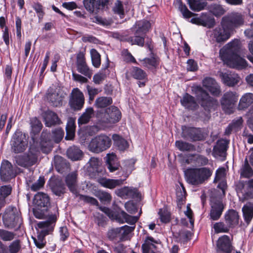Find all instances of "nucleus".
<instances>
[{
    "label": "nucleus",
    "instance_id": "f3484780",
    "mask_svg": "<svg viewBox=\"0 0 253 253\" xmlns=\"http://www.w3.org/2000/svg\"><path fill=\"white\" fill-rule=\"evenodd\" d=\"M76 65L77 71L81 74L90 78L92 74L86 62L84 54L79 52L77 55Z\"/></svg>",
    "mask_w": 253,
    "mask_h": 253
},
{
    "label": "nucleus",
    "instance_id": "393cba45",
    "mask_svg": "<svg viewBox=\"0 0 253 253\" xmlns=\"http://www.w3.org/2000/svg\"><path fill=\"white\" fill-rule=\"evenodd\" d=\"M227 146V141L224 139L218 140L213 149L212 154L214 157L225 158L226 156Z\"/></svg>",
    "mask_w": 253,
    "mask_h": 253
},
{
    "label": "nucleus",
    "instance_id": "f257e3e1",
    "mask_svg": "<svg viewBox=\"0 0 253 253\" xmlns=\"http://www.w3.org/2000/svg\"><path fill=\"white\" fill-rule=\"evenodd\" d=\"M242 52L240 41L234 39L220 49L219 56L224 63L230 67L242 69L247 65L246 61L240 56Z\"/></svg>",
    "mask_w": 253,
    "mask_h": 253
},
{
    "label": "nucleus",
    "instance_id": "e433bc0d",
    "mask_svg": "<svg viewBox=\"0 0 253 253\" xmlns=\"http://www.w3.org/2000/svg\"><path fill=\"white\" fill-rule=\"evenodd\" d=\"M245 221L249 224L253 217V202L247 203L242 208Z\"/></svg>",
    "mask_w": 253,
    "mask_h": 253
},
{
    "label": "nucleus",
    "instance_id": "13d9d810",
    "mask_svg": "<svg viewBox=\"0 0 253 253\" xmlns=\"http://www.w3.org/2000/svg\"><path fill=\"white\" fill-rule=\"evenodd\" d=\"M178 9L180 11L183 16L185 18H189L193 15H196L188 10L186 6L183 4L180 0H177Z\"/></svg>",
    "mask_w": 253,
    "mask_h": 253
},
{
    "label": "nucleus",
    "instance_id": "58836bf2",
    "mask_svg": "<svg viewBox=\"0 0 253 253\" xmlns=\"http://www.w3.org/2000/svg\"><path fill=\"white\" fill-rule=\"evenodd\" d=\"M67 155L72 160L78 161L82 158L83 152L78 147L73 146L68 148Z\"/></svg>",
    "mask_w": 253,
    "mask_h": 253
},
{
    "label": "nucleus",
    "instance_id": "6e6d98bb",
    "mask_svg": "<svg viewBox=\"0 0 253 253\" xmlns=\"http://www.w3.org/2000/svg\"><path fill=\"white\" fill-rule=\"evenodd\" d=\"M154 242V239L152 237H148L145 240V243L142 246L143 253H154L152 250L155 247V245L151 242Z\"/></svg>",
    "mask_w": 253,
    "mask_h": 253
},
{
    "label": "nucleus",
    "instance_id": "a19ab883",
    "mask_svg": "<svg viewBox=\"0 0 253 253\" xmlns=\"http://www.w3.org/2000/svg\"><path fill=\"white\" fill-rule=\"evenodd\" d=\"M75 121L72 119H70L66 125V135L65 139L67 140H72L75 136Z\"/></svg>",
    "mask_w": 253,
    "mask_h": 253
},
{
    "label": "nucleus",
    "instance_id": "1a4fd4ad",
    "mask_svg": "<svg viewBox=\"0 0 253 253\" xmlns=\"http://www.w3.org/2000/svg\"><path fill=\"white\" fill-rule=\"evenodd\" d=\"M38 153V151L31 147L28 154L15 157V162L20 166L25 168L30 167L36 163Z\"/></svg>",
    "mask_w": 253,
    "mask_h": 253
},
{
    "label": "nucleus",
    "instance_id": "680f3d73",
    "mask_svg": "<svg viewBox=\"0 0 253 253\" xmlns=\"http://www.w3.org/2000/svg\"><path fill=\"white\" fill-rule=\"evenodd\" d=\"M47 208H42L34 206L33 208V213L34 216L38 219H42L46 217V212Z\"/></svg>",
    "mask_w": 253,
    "mask_h": 253
},
{
    "label": "nucleus",
    "instance_id": "412c9836",
    "mask_svg": "<svg viewBox=\"0 0 253 253\" xmlns=\"http://www.w3.org/2000/svg\"><path fill=\"white\" fill-rule=\"evenodd\" d=\"M28 145V141L24 135L20 134L15 135L13 137L12 143V150L15 153H21L24 151Z\"/></svg>",
    "mask_w": 253,
    "mask_h": 253
},
{
    "label": "nucleus",
    "instance_id": "ea45409f",
    "mask_svg": "<svg viewBox=\"0 0 253 253\" xmlns=\"http://www.w3.org/2000/svg\"><path fill=\"white\" fill-rule=\"evenodd\" d=\"M84 4L85 9L90 12H93L101 6L100 0H84Z\"/></svg>",
    "mask_w": 253,
    "mask_h": 253
},
{
    "label": "nucleus",
    "instance_id": "8fccbe9b",
    "mask_svg": "<svg viewBox=\"0 0 253 253\" xmlns=\"http://www.w3.org/2000/svg\"><path fill=\"white\" fill-rule=\"evenodd\" d=\"M16 234L13 232H11L5 229H0V241L4 242H10L12 241Z\"/></svg>",
    "mask_w": 253,
    "mask_h": 253
},
{
    "label": "nucleus",
    "instance_id": "a211bd4d",
    "mask_svg": "<svg viewBox=\"0 0 253 253\" xmlns=\"http://www.w3.org/2000/svg\"><path fill=\"white\" fill-rule=\"evenodd\" d=\"M1 180L7 182L16 176L12 164L7 160H4L1 164L0 169Z\"/></svg>",
    "mask_w": 253,
    "mask_h": 253
},
{
    "label": "nucleus",
    "instance_id": "3c124183",
    "mask_svg": "<svg viewBox=\"0 0 253 253\" xmlns=\"http://www.w3.org/2000/svg\"><path fill=\"white\" fill-rule=\"evenodd\" d=\"M52 192L57 196H61L65 192L64 184L60 180H57L52 186Z\"/></svg>",
    "mask_w": 253,
    "mask_h": 253
},
{
    "label": "nucleus",
    "instance_id": "c03bdc74",
    "mask_svg": "<svg viewBox=\"0 0 253 253\" xmlns=\"http://www.w3.org/2000/svg\"><path fill=\"white\" fill-rule=\"evenodd\" d=\"M240 175L241 176L245 178H249L253 175V170L250 166L247 158L245 160L244 165L241 169Z\"/></svg>",
    "mask_w": 253,
    "mask_h": 253
},
{
    "label": "nucleus",
    "instance_id": "dca6fc26",
    "mask_svg": "<svg viewBox=\"0 0 253 253\" xmlns=\"http://www.w3.org/2000/svg\"><path fill=\"white\" fill-rule=\"evenodd\" d=\"M182 136L192 141H201L205 138V135L200 128L195 127H182Z\"/></svg>",
    "mask_w": 253,
    "mask_h": 253
},
{
    "label": "nucleus",
    "instance_id": "bb28decb",
    "mask_svg": "<svg viewBox=\"0 0 253 253\" xmlns=\"http://www.w3.org/2000/svg\"><path fill=\"white\" fill-rule=\"evenodd\" d=\"M225 223L230 228L234 227L239 224V215L236 211L230 210L224 215Z\"/></svg>",
    "mask_w": 253,
    "mask_h": 253
},
{
    "label": "nucleus",
    "instance_id": "aec40b11",
    "mask_svg": "<svg viewBox=\"0 0 253 253\" xmlns=\"http://www.w3.org/2000/svg\"><path fill=\"white\" fill-rule=\"evenodd\" d=\"M217 253H231L233 250L231 241L227 235H223L219 237L217 241Z\"/></svg>",
    "mask_w": 253,
    "mask_h": 253
},
{
    "label": "nucleus",
    "instance_id": "69168bd1",
    "mask_svg": "<svg viewBox=\"0 0 253 253\" xmlns=\"http://www.w3.org/2000/svg\"><path fill=\"white\" fill-rule=\"evenodd\" d=\"M108 238L112 240L119 239L122 241L120 228H116L109 230L108 232Z\"/></svg>",
    "mask_w": 253,
    "mask_h": 253
},
{
    "label": "nucleus",
    "instance_id": "0e129e2a",
    "mask_svg": "<svg viewBox=\"0 0 253 253\" xmlns=\"http://www.w3.org/2000/svg\"><path fill=\"white\" fill-rule=\"evenodd\" d=\"M32 131L34 134L39 133L42 126L41 122L36 118H33L31 121Z\"/></svg>",
    "mask_w": 253,
    "mask_h": 253
},
{
    "label": "nucleus",
    "instance_id": "c756f323",
    "mask_svg": "<svg viewBox=\"0 0 253 253\" xmlns=\"http://www.w3.org/2000/svg\"><path fill=\"white\" fill-rule=\"evenodd\" d=\"M116 193L118 196L125 199L133 198L136 197L138 195L136 189L128 187H124L118 189Z\"/></svg>",
    "mask_w": 253,
    "mask_h": 253
},
{
    "label": "nucleus",
    "instance_id": "c85d7f7f",
    "mask_svg": "<svg viewBox=\"0 0 253 253\" xmlns=\"http://www.w3.org/2000/svg\"><path fill=\"white\" fill-rule=\"evenodd\" d=\"M253 104V93H246L243 94L240 99L238 109L246 110Z\"/></svg>",
    "mask_w": 253,
    "mask_h": 253
},
{
    "label": "nucleus",
    "instance_id": "052dcab7",
    "mask_svg": "<svg viewBox=\"0 0 253 253\" xmlns=\"http://www.w3.org/2000/svg\"><path fill=\"white\" fill-rule=\"evenodd\" d=\"M209 9L215 16H220L224 14L225 12V10L221 5L216 4H211L209 7Z\"/></svg>",
    "mask_w": 253,
    "mask_h": 253
},
{
    "label": "nucleus",
    "instance_id": "423d86ee",
    "mask_svg": "<svg viewBox=\"0 0 253 253\" xmlns=\"http://www.w3.org/2000/svg\"><path fill=\"white\" fill-rule=\"evenodd\" d=\"M4 226L8 228H13L17 226H20L21 218L17 209L13 207H9L6 209L2 216Z\"/></svg>",
    "mask_w": 253,
    "mask_h": 253
},
{
    "label": "nucleus",
    "instance_id": "20e7f679",
    "mask_svg": "<svg viewBox=\"0 0 253 253\" xmlns=\"http://www.w3.org/2000/svg\"><path fill=\"white\" fill-rule=\"evenodd\" d=\"M77 175L76 172H73L68 174L66 177L65 182L69 190L76 197H79L80 200L93 205H98V202L96 199L79 194L77 188Z\"/></svg>",
    "mask_w": 253,
    "mask_h": 253
},
{
    "label": "nucleus",
    "instance_id": "39448f33",
    "mask_svg": "<svg viewBox=\"0 0 253 253\" xmlns=\"http://www.w3.org/2000/svg\"><path fill=\"white\" fill-rule=\"evenodd\" d=\"M99 209L104 212L110 218L115 220L116 221L124 223L126 222L130 225H134L138 221L141 213L140 211L138 216H131L126 213L124 211H120L117 212L113 211L107 207H100Z\"/></svg>",
    "mask_w": 253,
    "mask_h": 253
},
{
    "label": "nucleus",
    "instance_id": "7ed1b4c3",
    "mask_svg": "<svg viewBox=\"0 0 253 253\" xmlns=\"http://www.w3.org/2000/svg\"><path fill=\"white\" fill-rule=\"evenodd\" d=\"M211 175V171L207 168L190 169L185 172L187 181L194 185L203 183Z\"/></svg>",
    "mask_w": 253,
    "mask_h": 253
},
{
    "label": "nucleus",
    "instance_id": "5fc2aeb1",
    "mask_svg": "<svg viewBox=\"0 0 253 253\" xmlns=\"http://www.w3.org/2000/svg\"><path fill=\"white\" fill-rule=\"evenodd\" d=\"M213 228L215 233H227L230 228L228 225L223 222H216L213 224Z\"/></svg>",
    "mask_w": 253,
    "mask_h": 253
},
{
    "label": "nucleus",
    "instance_id": "a18cd8bd",
    "mask_svg": "<svg viewBox=\"0 0 253 253\" xmlns=\"http://www.w3.org/2000/svg\"><path fill=\"white\" fill-rule=\"evenodd\" d=\"M112 103V99L110 97H99L95 101V106L98 108H105Z\"/></svg>",
    "mask_w": 253,
    "mask_h": 253
},
{
    "label": "nucleus",
    "instance_id": "5701e85b",
    "mask_svg": "<svg viewBox=\"0 0 253 253\" xmlns=\"http://www.w3.org/2000/svg\"><path fill=\"white\" fill-rule=\"evenodd\" d=\"M219 77L225 84L231 87L237 84L241 79L237 74L229 71L225 73L220 72Z\"/></svg>",
    "mask_w": 253,
    "mask_h": 253
},
{
    "label": "nucleus",
    "instance_id": "72a5a7b5",
    "mask_svg": "<svg viewBox=\"0 0 253 253\" xmlns=\"http://www.w3.org/2000/svg\"><path fill=\"white\" fill-rule=\"evenodd\" d=\"M180 102L183 106L188 109L194 110L198 107L194 97L188 93H185L183 95Z\"/></svg>",
    "mask_w": 253,
    "mask_h": 253
},
{
    "label": "nucleus",
    "instance_id": "603ef678",
    "mask_svg": "<svg viewBox=\"0 0 253 253\" xmlns=\"http://www.w3.org/2000/svg\"><path fill=\"white\" fill-rule=\"evenodd\" d=\"M136 26H137V29L136 30L137 33L140 32V33L144 35L149 30L151 24L149 21L144 20L138 22L136 23Z\"/></svg>",
    "mask_w": 253,
    "mask_h": 253
},
{
    "label": "nucleus",
    "instance_id": "a878e982",
    "mask_svg": "<svg viewBox=\"0 0 253 253\" xmlns=\"http://www.w3.org/2000/svg\"><path fill=\"white\" fill-rule=\"evenodd\" d=\"M203 86L213 95L218 96L221 91L220 86L215 80L211 78H205L203 81Z\"/></svg>",
    "mask_w": 253,
    "mask_h": 253
},
{
    "label": "nucleus",
    "instance_id": "ddd939ff",
    "mask_svg": "<svg viewBox=\"0 0 253 253\" xmlns=\"http://www.w3.org/2000/svg\"><path fill=\"white\" fill-rule=\"evenodd\" d=\"M47 99L55 107L61 105L64 93L59 86H51L48 89Z\"/></svg>",
    "mask_w": 253,
    "mask_h": 253
},
{
    "label": "nucleus",
    "instance_id": "f03ea898",
    "mask_svg": "<svg viewBox=\"0 0 253 253\" xmlns=\"http://www.w3.org/2000/svg\"><path fill=\"white\" fill-rule=\"evenodd\" d=\"M56 219V215L55 214H51L49 215L47 220L41 221L37 224L38 228L41 229L37 239L34 238V243L38 248L42 249L44 247L46 244L44 237L52 231Z\"/></svg>",
    "mask_w": 253,
    "mask_h": 253
},
{
    "label": "nucleus",
    "instance_id": "cd10ccee",
    "mask_svg": "<svg viewBox=\"0 0 253 253\" xmlns=\"http://www.w3.org/2000/svg\"><path fill=\"white\" fill-rule=\"evenodd\" d=\"M33 204L34 206L47 208L50 205L49 198L43 193H38L34 197Z\"/></svg>",
    "mask_w": 253,
    "mask_h": 253
},
{
    "label": "nucleus",
    "instance_id": "79ce46f5",
    "mask_svg": "<svg viewBox=\"0 0 253 253\" xmlns=\"http://www.w3.org/2000/svg\"><path fill=\"white\" fill-rule=\"evenodd\" d=\"M116 156L113 154H109L106 156V165L110 172H113L118 169V166L115 163Z\"/></svg>",
    "mask_w": 253,
    "mask_h": 253
},
{
    "label": "nucleus",
    "instance_id": "f704fd0d",
    "mask_svg": "<svg viewBox=\"0 0 253 253\" xmlns=\"http://www.w3.org/2000/svg\"><path fill=\"white\" fill-rule=\"evenodd\" d=\"M190 22L195 24L202 25L205 27L211 28L214 25V19L210 17H207L206 19L202 18H192Z\"/></svg>",
    "mask_w": 253,
    "mask_h": 253
},
{
    "label": "nucleus",
    "instance_id": "6e6552de",
    "mask_svg": "<svg viewBox=\"0 0 253 253\" xmlns=\"http://www.w3.org/2000/svg\"><path fill=\"white\" fill-rule=\"evenodd\" d=\"M111 140L106 135H99L91 140L88 147L89 149L95 153L102 152L111 146Z\"/></svg>",
    "mask_w": 253,
    "mask_h": 253
},
{
    "label": "nucleus",
    "instance_id": "49530a36",
    "mask_svg": "<svg viewBox=\"0 0 253 253\" xmlns=\"http://www.w3.org/2000/svg\"><path fill=\"white\" fill-rule=\"evenodd\" d=\"M115 145L120 151H124L128 147L126 140L118 135H114L113 136Z\"/></svg>",
    "mask_w": 253,
    "mask_h": 253
},
{
    "label": "nucleus",
    "instance_id": "774afa93",
    "mask_svg": "<svg viewBox=\"0 0 253 253\" xmlns=\"http://www.w3.org/2000/svg\"><path fill=\"white\" fill-rule=\"evenodd\" d=\"M113 12L117 14H119L121 17L124 15V6L122 1L117 0L113 7Z\"/></svg>",
    "mask_w": 253,
    "mask_h": 253
},
{
    "label": "nucleus",
    "instance_id": "b1692460",
    "mask_svg": "<svg viewBox=\"0 0 253 253\" xmlns=\"http://www.w3.org/2000/svg\"><path fill=\"white\" fill-rule=\"evenodd\" d=\"M21 249V242L19 239L13 241L7 247L0 241V253H18Z\"/></svg>",
    "mask_w": 253,
    "mask_h": 253
},
{
    "label": "nucleus",
    "instance_id": "9d476101",
    "mask_svg": "<svg viewBox=\"0 0 253 253\" xmlns=\"http://www.w3.org/2000/svg\"><path fill=\"white\" fill-rule=\"evenodd\" d=\"M221 25L227 26L229 28H232V32L234 30L244 25V17L240 13L232 12L228 16L222 18Z\"/></svg>",
    "mask_w": 253,
    "mask_h": 253
},
{
    "label": "nucleus",
    "instance_id": "4468645a",
    "mask_svg": "<svg viewBox=\"0 0 253 253\" xmlns=\"http://www.w3.org/2000/svg\"><path fill=\"white\" fill-rule=\"evenodd\" d=\"M121 113L118 108L112 106L107 108L101 117V121L106 124H115L120 120Z\"/></svg>",
    "mask_w": 253,
    "mask_h": 253
},
{
    "label": "nucleus",
    "instance_id": "37998d69",
    "mask_svg": "<svg viewBox=\"0 0 253 253\" xmlns=\"http://www.w3.org/2000/svg\"><path fill=\"white\" fill-rule=\"evenodd\" d=\"M190 8L193 11H200L205 8L207 2L201 1V0H188Z\"/></svg>",
    "mask_w": 253,
    "mask_h": 253
},
{
    "label": "nucleus",
    "instance_id": "4c0bfd02",
    "mask_svg": "<svg viewBox=\"0 0 253 253\" xmlns=\"http://www.w3.org/2000/svg\"><path fill=\"white\" fill-rule=\"evenodd\" d=\"M93 115L94 110L93 108L89 107L86 108L78 119V122L79 125L80 126L88 123Z\"/></svg>",
    "mask_w": 253,
    "mask_h": 253
},
{
    "label": "nucleus",
    "instance_id": "6ab92c4d",
    "mask_svg": "<svg viewBox=\"0 0 253 253\" xmlns=\"http://www.w3.org/2000/svg\"><path fill=\"white\" fill-rule=\"evenodd\" d=\"M236 190L240 201L244 202L246 200L252 199L251 191L248 187V181H238L236 185Z\"/></svg>",
    "mask_w": 253,
    "mask_h": 253
},
{
    "label": "nucleus",
    "instance_id": "2f4dec72",
    "mask_svg": "<svg viewBox=\"0 0 253 253\" xmlns=\"http://www.w3.org/2000/svg\"><path fill=\"white\" fill-rule=\"evenodd\" d=\"M98 181L103 187L109 189H114L117 186H121L124 183V180L121 179H113L105 178H100Z\"/></svg>",
    "mask_w": 253,
    "mask_h": 253
},
{
    "label": "nucleus",
    "instance_id": "de8ad7c7",
    "mask_svg": "<svg viewBox=\"0 0 253 253\" xmlns=\"http://www.w3.org/2000/svg\"><path fill=\"white\" fill-rule=\"evenodd\" d=\"M134 35V36L128 38V42L132 45L137 44L139 46H143L144 43V35L140 33V32L137 33L136 31Z\"/></svg>",
    "mask_w": 253,
    "mask_h": 253
},
{
    "label": "nucleus",
    "instance_id": "338daca9",
    "mask_svg": "<svg viewBox=\"0 0 253 253\" xmlns=\"http://www.w3.org/2000/svg\"><path fill=\"white\" fill-rule=\"evenodd\" d=\"M90 168L92 169L93 172H98L101 165V162L99 159L96 158L92 157L88 162Z\"/></svg>",
    "mask_w": 253,
    "mask_h": 253
},
{
    "label": "nucleus",
    "instance_id": "473e14b6",
    "mask_svg": "<svg viewBox=\"0 0 253 253\" xmlns=\"http://www.w3.org/2000/svg\"><path fill=\"white\" fill-rule=\"evenodd\" d=\"M142 65L150 70L157 69L160 64L159 58L155 55H153L150 57L145 58L141 60Z\"/></svg>",
    "mask_w": 253,
    "mask_h": 253
},
{
    "label": "nucleus",
    "instance_id": "0eeeda50",
    "mask_svg": "<svg viewBox=\"0 0 253 253\" xmlns=\"http://www.w3.org/2000/svg\"><path fill=\"white\" fill-rule=\"evenodd\" d=\"M238 97L239 95L235 91H227L223 94L220 103L225 113L231 114L234 112Z\"/></svg>",
    "mask_w": 253,
    "mask_h": 253
},
{
    "label": "nucleus",
    "instance_id": "2eb2a0df",
    "mask_svg": "<svg viewBox=\"0 0 253 253\" xmlns=\"http://www.w3.org/2000/svg\"><path fill=\"white\" fill-rule=\"evenodd\" d=\"M211 202L210 219L212 220H218L221 216L224 209L222 202L220 199V197L217 199L213 195L211 197Z\"/></svg>",
    "mask_w": 253,
    "mask_h": 253
},
{
    "label": "nucleus",
    "instance_id": "09e8293b",
    "mask_svg": "<svg viewBox=\"0 0 253 253\" xmlns=\"http://www.w3.org/2000/svg\"><path fill=\"white\" fill-rule=\"evenodd\" d=\"M175 146L181 151H192L195 150V147L193 144L181 140L176 141Z\"/></svg>",
    "mask_w": 253,
    "mask_h": 253
},
{
    "label": "nucleus",
    "instance_id": "f8f14e48",
    "mask_svg": "<svg viewBox=\"0 0 253 253\" xmlns=\"http://www.w3.org/2000/svg\"><path fill=\"white\" fill-rule=\"evenodd\" d=\"M84 104V97L83 93L78 88H74L70 95L69 105L74 111L82 109Z\"/></svg>",
    "mask_w": 253,
    "mask_h": 253
},
{
    "label": "nucleus",
    "instance_id": "bf43d9fd",
    "mask_svg": "<svg viewBox=\"0 0 253 253\" xmlns=\"http://www.w3.org/2000/svg\"><path fill=\"white\" fill-rule=\"evenodd\" d=\"M186 199V191L183 187L182 186V189H179V190H177L176 191V199L177 206L181 209V205L183 204V202H184Z\"/></svg>",
    "mask_w": 253,
    "mask_h": 253
},
{
    "label": "nucleus",
    "instance_id": "c9c22d12",
    "mask_svg": "<svg viewBox=\"0 0 253 253\" xmlns=\"http://www.w3.org/2000/svg\"><path fill=\"white\" fill-rule=\"evenodd\" d=\"M49 133H47L46 131H43L42 133V141L41 142V150L45 153H49L52 149V144L51 143V140L46 142V139L49 138Z\"/></svg>",
    "mask_w": 253,
    "mask_h": 253
},
{
    "label": "nucleus",
    "instance_id": "e2e57ef3",
    "mask_svg": "<svg viewBox=\"0 0 253 253\" xmlns=\"http://www.w3.org/2000/svg\"><path fill=\"white\" fill-rule=\"evenodd\" d=\"M64 131L61 128H57L52 131V140L56 143L60 142L63 137Z\"/></svg>",
    "mask_w": 253,
    "mask_h": 253
},
{
    "label": "nucleus",
    "instance_id": "9b49d317",
    "mask_svg": "<svg viewBox=\"0 0 253 253\" xmlns=\"http://www.w3.org/2000/svg\"><path fill=\"white\" fill-rule=\"evenodd\" d=\"M221 27H217L211 32L210 37L218 43H222L228 40L233 34L232 28L221 25Z\"/></svg>",
    "mask_w": 253,
    "mask_h": 253
},
{
    "label": "nucleus",
    "instance_id": "4be33fe9",
    "mask_svg": "<svg viewBox=\"0 0 253 253\" xmlns=\"http://www.w3.org/2000/svg\"><path fill=\"white\" fill-rule=\"evenodd\" d=\"M198 98L201 100V105L206 110H210V109L214 108L218 104V102L216 100L210 97L209 94L202 89L200 90Z\"/></svg>",
    "mask_w": 253,
    "mask_h": 253
},
{
    "label": "nucleus",
    "instance_id": "7c9ffc66",
    "mask_svg": "<svg viewBox=\"0 0 253 253\" xmlns=\"http://www.w3.org/2000/svg\"><path fill=\"white\" fill-rule=\"evenodd\" d=\"M44 120L46 126L51 127L56 124H60V120L57 114L51 111H47L44 114Z\"/></svg>",
    "mask_w": 253,
    "mask_h": 253
},
{
    "label": "nucleus",
    "instance_id": "864d4df0",
    "mask_svg": "<svg viewBox=\"0 0 253 253\" xmlns=\"http://www.w3.org/2000/svg\"><path fill=\"white\" fill-rule=\"evenodd\" d=\"M90 54L93 66L96 68H98L101 64V57L100 54L96 49L93 48L90 50Z\"/></svg>",
    "mask_w": 253,
    "mask_h": 253
},
{
    "label": "nucleus",
    "instance_id": "4d7b16f0",
    "mask_svg": "<svg viewBox=\"0 0 253 253\" xmlns=\"http://www.w3.org/2000/svg\"><path fill=\"white\" fill-rule=\"evenodd\" d=\"M131 75L134 79L137 80H143L146 77V73L141 69L136 67L132 68Z\"/></svg>",
    "mask_w": 253,
    "mask_h": 253
}]
</instances>
